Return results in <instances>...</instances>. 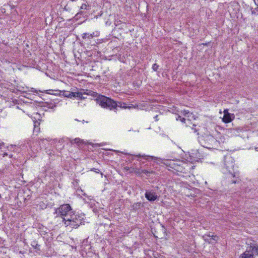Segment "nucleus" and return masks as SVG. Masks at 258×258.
I'll list each match as a JSON object with an SVG mask.
<instances>
[{"mask_svg":"<svg viewBox=\"0 0 258 258\" xmlns=\"http://www.w3.org/2000/svg\"><path fill=\"white\" fill-rule=\"evenodd\" d=\"M84 214L73 213L72 215H70V217L67 218H63L62 221L66 226L76 229L81 225L84 224Z\"/></svg>","mask_w":258,"mask_h":258,"instance_id":"nucleus-1","label":"nucleus"},{"mask_svg":"<svg viewBox=\"0 0 258 258\" xmlns=\"http://www.w3.org/2000/svg\"><path fill=\"white\" fill-rule=\"evenodd\" d=\"M95 101L101 107L116 112V101L112 99L111 98L101 95H98V96L96 98Z\"/></svg>","mask_w":258,"mask_h":258,"instance_id":"nucleus-2","label":"nucleus"},{"mask_svg":"<svg viewBox=\"0 0 258 258\" xmlns=\"http://www.w3.org/2000/svg\"><path fill=\"white\" fill-rule=\"evenodd\" d=\"M234 160L231 156H226L224 158V168L229 172L234 177L238 176V174L234 172Z\"/></svg>","mask_w":258,"mask_h":258,"instance_id":"nucleus-3","label":"nucleus"},{"mask_svg":"<svg viewBox=\"0 0 258 258\" xmlns=\"http://www.w3.org/2000/svg\"><path fill=\"white\" fill-rule=\"evenodd\" d=\"M74 213L73 209L69 204H63L55 210V213L61 217H65L67 218L70 217Z\"/></svg>","mask_w":258,"mask_h":258,"instance_id":"nucleus-4","label":"nucleus"},{"mask_svg":"<svg viewBox=\"0 0 258 258\" xmlns=\"http://www.w3.org/2000/svg\"><path fill=\"white\" fill-rule=\"evenodd\" d=\"M235 117L234 114L229 113L228 109L224 110V115L222 120L225 123H229L232 121Z\"/></svg>","mask_w":258,"mask_h":258,"instance_id":"nucleus-5","label":"nucleus"},{"mask_svg":"<svg viewBox=\"0 0 258 258\" xmlns=\"http://www.w3.org/2000/svg\"><path fill=\"white\" fill-rule=\"evenodd\" d=\"M203 237L205 241L209 243H215L218 240V237L214 235L205 234Z\"/></svg>","mask_w":258,"mask_h":258,"instance_id":"nucleus-6","label":"nucleus"},{"mask_svg":"<svg viewBox=\"0 0 258 258\" xmlns=\"http://www.w3.org/2000/svg\"><path fill=\"white\" fill-rule=\"evenodd\" d=\"M63 95L68 98H72L73 97L82 98V92H72L70 91H64Z\"/></svg>","mask_w":258,"mask_h":258,"instance_id":"nucleus-7","label":"nucleus"},{"mask_svg":"<svg viewBox=\"0 0 258 258\" xmlns=\"http://www.w3.org/2000/svg\"><path fill=\"white\" fill-rule=\"evenodd\" d=\"M146 198L149 201H154L157 198L156 193L153 190H147L145 194Z\"/></svg>","mask_w":258,"mask_h":258,"instance_id":"nucleus-8","label":"nucleus"},{"mask_svg":"<svg viewBox=\"0 0 258 258\" xmlns=\"http://www.w3.org/2000/svg\"><path fill=\"white\" fill-rule=\"evenodd\" d=\"M163 163L166 166L171 168L175 169L177 164H176L173 160L165 159Z\"/></svg>","mask_w":258,"mask_h":258,"instance_id":"nucleus-9","label":"nucleus"},{"mask_svg":"<svg viewBox=\"0 0 258 258\" xmlns=\"http://www.w3.org/2000/svg\"><path fill=\"white\" fill-rule=\"evenodd\" d=\"M117 108L118 107L123 108V109H131V108H135L136 106L134 105H132L131 106H126L125 103L122 102H116Z\"/></svg>","mask_w":258,"mask_h":258,"instance_id":"nucleus-10","label":"nucleus"},{"mask_svg":"<svg viewBox=\"0 0 258 258\" xmlns=\"http://www.w3.org/2000/svg\"><path fill=\"white\" fill-rule=\"evenodd\" d=\"M250 251H251V249L250 250L249 248L248 250H246L241 254L240 258H254L253 252L250 253Z\"/></svg>","mask_w":258,"mask_h":258,"instance_id":"nucleus-11","label":"nucleus"},{"mask_svg":"<svg viewBox=\"0 0 258 258\" xmlns=\"http://www.w3.org/2000/svg\"><path fill=\"white\" fill-rule=\"evenodd\" d=\"M251 249V251L258 256V245L256 244L250 245V250Z\"/></svg>","mask_w":258,"mask_h":258,"instance_id":"nucleus-12","label":"nucleus"},{"mask_svg":"<svg viewBox=\"0 0 258 258\" xmlns=\"http://www.w3.org/2000/svg\"><path fill=\"white\" fill-rule=\"evenodd\" d=\"M84 94L91 95L96 98L97 97V96H98V95H100V94H98L97 93L94 92L91 90H87V92H84Z\"/></svg>","mask_w":258,"mask_h":258,"instance_id":"nucleus-13","label":"nucleus"},{"mask_svg":"<svg viewBox=\"0 0 258 258\" xmlns=\"http://www.w3.org/2000/svg\"><path fill=\"white\" fill-rule=\"evenodd\" d=\"M76 195L80 196L81 197L82 196H84L85 197H87V195L85 194V192L84 191L83 189L81 188H78L76 190Z\"/></svg>","mask_w":258,"mask_h":258,"instance_id":"nucleus-14","label":"nucleus"},{"mask_svg":"<svg viewBox=\"0 0 258 258\" xmlns=\"http://www.w3.org/2000/svg\"><path fill=\"white\" fill-rule=\"evenodd\" d=\"M31 245L36 250H40V245L37 243V242L36 241H33L31 243Z\"/></svg>","mask_w":258,"mask_h":258,"instance_id":"nucleus-15","label":"nucleus"},{"mask_svg":"<svg viewBox=\"0 0 258 258\" xmlns=\"http://www.w3.org/2000/svg\"><path fill=\"white\" fill-rule=\"evenodd\" d=\"M154 173V171L152 170H146V169H142V174L144 173L147 176H150L151 174H153Z\"/></svg>","mask_w":258,"mask_h":258,"instance_id":"nucleus-16","label":"nucleus"},{"mask_svg":"<svg viewBox=\"0 0 258 258\" xmlns=\"http://www.w3.org/2000/svg\"><path fill=\"white\" fill-rule=\"evenodd\" d=\"M82 38L85 41H88L92 39V36H90V33H84L82 34Z\"/></svg>","mask_w":258,"mask_h":258,"instance_id":"nucleus-17","label":"nucleus"},{"mask_svg":"<svg viewBox=\"0 0 258 258\" xmlns=\"http://www.w3.org/2000/svg\"><path fill=\"white\" fill-rule=\"evenodd\" d=\"M83 142V141L82 140H81V139L80 138H75V139H74L73 140H72L71 141V143L72 144H73V143H75L78 145H79L80 144H81V143H82Z\"/></svg>","mask_w":258,"mask_h":258,"instance_id":"nucleus-18","label":"nucleus"},{"mask_svg":"<svg viewBox=\"0 0 258 258\" xmlns=\"http://www.w3.org/2000/svg\"><path fill=\"white\" fill-rule=\"evenodd\" d=\"M134 173H136V174L138 175V176H141L142 169L138 168H135Z\"/></svg>","mask_w":258,"mask_h":258,"instance_id":"nucleus-19","label":"nucleus"},{"mask_svg":"<svg viewBox=\"0 0 258 258\" xmlns=\"http://www.w3.org/2000/svg\"><path fill=\"white\" fill-rule=\"evenodd\" d=\"M136 156L137 157H144L146 160H149V159H155L154 157L150 156H143V155H141L140 154H139V155H136Z\"/></svg>","mask_w":258,"mask_h":258,"instance_id":"nucleus-20","label":"nucleus"},{"mask_svg":"<svg viewBox=\"0 0 258 258\" xmlns=\"http://www.w3.org/2000/svg\"><path fill=\"white\" fill-rule=\"evenodd\" d=\"M159 68V66L156 63H154L152 66V69L154 71H157L158 69Z\"/></svg>","mask_w":258,"mask_h":258,"instance_id":"nucleus-21","label":"nucleus"},{"mask_svg":"<svg viewBox=\"0 0 258 258\" xmlns=\"http://www.w3.org/2000/svg\"><path fill=\"white\" fill-rule=\"evenodd\" d=\"M88 6L86 4H83L81 6V10H87Z\"/></svg>","mask_w":258,"mask_h":258,"instance_id":"nucleus-22","label":"nucleus"},{"mask_svg":"<svg viewBox=\"0 0 258 258\" xmlns=\"http://www.w3.org/2000/svg\"><path fill=\"white\" fill-rule=\"evenodd\" d=\"M161 115V114H159V115L157 114V115H156L155 116H154V119H155V120L156 121H158L160 119L159 115Z\"/></svg>","mask_w":258,"mask_h":258,"instance_id":"nucleus-23","label":"nucleus"},{"mask_svg":"<svg viewBox=\"0 0 258 258\" xmlns=\"http://www.w3.org/2000/svg\"><path fill=\"white\" fill-rule=\"evenodd\" d=\"M9 156V157L10 158H12V157H13V155H12V154H9L7 153H4L3 154V157H5V156Z\"/></svg>","mask_w":258,"mask_h":258,"instance_id":"nucleus-24","label":"nucleus"},{"mask_svg":"<svg viewBox=\"0 0 258 258\" xmlns=\"http://www.w3.org/2000/svg\"><path fill=\"white\" fill-rule=\"evenodd\" d=\"M83 14H84V12H83V11H81L80 12L78 13L76 15L75 17H78L79 16V15H83Z\"/></svg>","mask_w":258,"mask_h":258,"instance_id":"nucleus-25","label":"nucleus"},{"mask_svg":"<svg viewBox=\"0 0 258 258\" xmlns=\"http://www.w3.org/2000/svg\"><path fill=\"white\" fill-rule=\"evenodd\" d=\"M92 36V38H93V37H95V36H98V35H95V33L94 32H93L92 33H90V36Z\"/></svg>","mask_w":258,"mask_h":258,"instance_id":"nucleus-26","label":"nucleus"},{"mask_svg":"<svg viewBox=\"0 0 258 258\" xmlns=\"http://www.w3.org/2000/svg\"><path fill=\"white\" fill-rule=\"evenodd\" d=\"M135 168H136V167H132L130 168V172L131 173H134V169Z\"/></svg>","mask_w":258,"mask_h":258,"instance_id":"nucleus-27","label":"nucleus"},{"mask_svg":"<svg viewBox=\"0 0 258 258\" xmlns=\"http://www.w3.org/2000/svg\"><path fill=\"white\" fill-rule=\"evenodd\" d=\"M183 112H184V114L185 115H186V114H189V112L188 111H187V110H184L183 111Z\"/></svg>","mask_w":258,"mask_h":258,"instance_id":"nucleus-28","label":"nucleus"},{"mask_svg":"<svg viewBox=\"0 0 258 258\" xmlns=\"http://www.w3.org/2000/svg\"><path fill=\"white\" fill-rule=\"evenodd\" d=\"M196 125L195 124H194L193 127H192V130H193L194 131L195 133H196L197 132V130L195 128V127H196Z\"/></svg>","mask_w":258,"mask_h":258,"instance_id":"nucleus-29","label":"nucleus"},{"mask_svg":"<svg viewBox=\"0 0 258 258\" xmlns=\"http://www.w3.org/2000/svg\"><path fill=\"white\" fill-rule=\"evenodd\" d=\"M83 95H84V93H82V98H79L80 99H84L86 98V97H84V96H83Z\"/></svg>","mask_w":258,"mask_h":258,"instance_id":"nucleus-30","label":"nucleus"},{"mask_svg":"<svg viewBox=\"0 0 258 258\" xmlns=\"http://www.w3.org/2000/svg\"><path fill=\"white\" fill-rule=\"evenodd\" d=\"M4 146V143H0V149H2V147Z\"/></svg>","mask_w":258,"mask_h":258,"instance_id":"nucleus-31","label":"nucleus"},{"mask_svg":"<svg viewBox=\"0 0 258 258\" xmlns=\"http://www.w3.org/2000/svg\"><path fill=\"white\" fill-rule=\"evenodd\" d=\"M255 4L258 5V0H254Z\"/></svg>","mask_w":258,"mask_h":258,"instance_id":"nucleus-32","label":"nucleus"},{"mask_svg":"<svg viewBox=\"0 0 258 258\" xmlns=\"http://www.w3.org/2000/svg\"><path fill=\"white\" fill-rule=\"evenodd\" d=\"M180 120H181V121L182 122H184L185 119V118H181Z\"/></svg>","mask_w":258,"mask_h":258,"instance_id":"nucleus-33","label":"nucleus"},{"mask_svg":"<svg viewBox=\"0 0 258 258\" xmlns=\"http://www.w3.org/2000/svg\"><path fill=\"white\" fill-rule=\"evenodd\" d=\"M236 182H237V180H233L232 182V183H236Z\"/></svg>","mask_w":258,"mask_h":258,"instance_id":"nucleus-34","label":"nucleus"},{"mask_svg":"<svg viewBox=\"0 0 258 258\" xmlns=\"http://www.w3.org/2000/svg\"><path fill=\"white\" fill-rule=\"evenodd\" d=\"M15 147H16V146H11V150H12V148L13 149V148H15Z\"/></svg>","mask_w":258,"mask_h":258,"instance_id":"nucleus-35","label":"nucleus"},{"mask_svg":"<svg viewBox=\"0 0 258 258\" xmlns=\"http://www.w3.org/2000/svg\"><path fill=\"white\" fill-rule=\"evenodd\" d=\"M255 150H256V151H258V148H255Z\"/></svg>","mask_w":258,"mask_h":258,"instance_id":"nucleus-36","label":"nucleus"}]
</instances>
